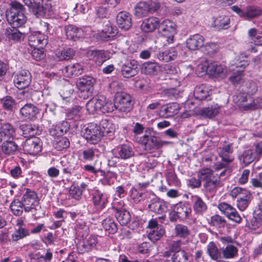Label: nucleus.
<instances>
[{
  "mask_svg": "<svg viewBox=\"0 0 262 262\" xmlns=\"http://www.w3.org/2000/svg\"><path fill=\"white\" fill-rule=\"evenodd\" d=\"M24 6L16 1L11 3V8L6 13L7 20L13 28H18L23 25L27 20L24 14Z\"/></svg>",
  "mask_w": 262,
  "mask_h": 262,
  "instance_id": "1",
  "label": "nucleus"
},
{
  "mask_svg": "<svg viewBox=\"0 0 262 262\" xmlns=\"http://www.w3.org/2000/svg\"><path fill=\"white\" fill-rule=\"evenodd\" d=\"M243 58V56L241 55L239 59L234 64H232L230 68V70L235 72L234 74L229 78L230 81L234 85L241 84L243 82V73L244 69L249 64L248 60H242Z\"/></svg>",
  "mask_w": 262,
  "mask_h": 262,
  "instance_id": "2",
  "label": "nucleus"
},
{
  "mask_svg": "<svg viewBox=\"0 0 262 262\" xmlns=\"http://www.w3.org/2000/svg\"><path fill=\"white\" fill-rule=\"evenodd\" d=\"M95 80L91 76H84L77 82L79 91V96L84 99H88L92 95Z\"/></svg>",
  "mask_w": 262,
  "mask_h": 262,
  "instance_id": "3",
  "label": "nucleus"
},
{
  "mask_svg": "<svg viewBox=\"0 0 262 262\" xmlns=\"http://www.w3.org/2000/svg\"><path fill=\"white\" fill-rule=\"evenodd\" d=\"M83 137L86 140L91 144H96L99 141L103 136V132L100 126L91 123L85 127L82 131Z\"/></svg>",
  "mask_w": 262,
  "mask_h": 262,
  "instance_id": "4",
  "label": "nucleus"
},
{
  "mask_svg": "<svg viewBox=\"0 0 262 262\" xmlns=\"http://www.w3.org/2000/svg\"><path fill=\"white\" fill-rule=\"evenodd\" d=\"M21 202L24 205L25 212H30L38 204V198L36 193L29 189H27L24 194Z\"/></svg>",
  "mask_w": 262,
  "mask_h": 262,
  "instance_id": "5",
  "label": "nucleus"
},
{
  "mask_svg": "<svg viewBox=\"0 0 262 262\" xmlns=\"http://www.w3.org/2000/svg\"><path fill=\"white\" fill-rule=\"evenodd\" d=\"M145 132V134L140 138L139 142L144 145L146 150L159 148V140L153 135L152 128H147Z\"/></svg>",
  "mask_w": 262,
  "mask_h": 262,
  "instance_id": "6",
  "label": "nucleus"
},
{
  "mask_svg": "<svg viewBox=\"0 0 262 262\" xmlns=\"http://www.w3.org/2000/svg\"><path fill=\"white\" fill-rule=\"evenodd\" d=\"M32 76L30 72L26 70H21L14 77V85L18 89H24L31 83Z\"/></svg>",
  "mask_w": 262,
  "mask_h": 262,
  "instance_id": "7",
  "label": "nucleus"
},
{
  "mask_svg": "<svg viewBox=\"0 0 262 262\" xmlns=\"http://www.w3.org/2000/svg\"><path fill=\"white\" fill-rule=\"evenodd\" d=\"M42 142L37 137H32L26 140L24 145L23 150L26 154L35 155L41 151Z\"/></svg>",
  "mask_w": 262,
  "mask_h": 262,
  "instance_id": "8",
  "label": "nucleus"
},
{
  "mask_svg": "<svg viewBox=\"0 0 262 262\" xmlns=\"http://www.w3.org/2000/svg\"><path fill=\"white\" fill-rule=\"evenodd\" d=\"M159 31L163 36L167 38V41L170 43L173 41L176 34L174 24L169 20H165L159 25Z\"/></svg>",
  "mask_w": 262,
  "mask_h": 262,
  "instance_id": "9",
  "label": "nucleus"
},
{
  "mask_svg": "<svg viewBox=\"0 0 262 262\" xmlns=\"http://www.w3.org/2000/svg\"><path fill=\"white\" fill-rule=\"evenodd\" d=\"M218 208L229 220L237 223L242 222V217L239 215L235 208L231 205L226 203H221L219 204Z\"/></svg>",
  "mask_w": 262,
  "mask_h": 262,
  "instance_id": "10",
  "label": "nucleus"
},
{
  "mask_svg": "<svg viewBox=\"0 0 262 262\" xmlns=\"http://www.w3.org/2000/svg\"><path fill=\"white\" fill-rule=\"evenodd\" d=\"M30 9L37 17L49 16L52 11V7L51 4L47 2H42L41 4L35 2Z\"/></svg>",
  "mask_w": 262,
  "mask_h": 262,
  "instance_id": "11",
  "label": "nucleus"
},
{
  "mask_svg": "<svg viewBox=\"0 0 262 262\" xmlns=\"http://www.w3.org/2000/svg\"><path fill=\"white\" fill-rule=\"evenodd\" d=\"M28 41L31 47L43 48L48 44V36L40 32H35L29 35Z\"/></svg>",
  "mask_w": 262,
  "mask_h": 262,
  "instance_id": "12",
  "label": "nucleus"
},
{
  "mask_svg": "<svg viewBox=\"0 0 262 262\" xmlns=\"http://www.w3.org/2000/svg\"><path fill=\"white\" fill-rule=\"evenodd\" d=\"M105 98L103 96L93 98L86 104V108L90 114H94L98 111L102 112L103 105L105 104Z\"/></svg>",
  "mask_w": 262,
  "mask_h": 262,
  "instance_id": "13",
  "label": "nucleus"
},
{
  "mask_svg": "<svg viewBox=\"0 0 262 262\" xmlns=\"http://www.w3.org/2000/svg\"><path fill=\"white\" fill-rule=\"evenodd\" d=\"M39 113V109L31 103H27L19 110L21 117L30 120H33L36 118V116Z\"/></svg>",
  "mask_w": 262,
  "mask_h": 262,
  "instance_id": "14",
  "label": "nucleus"
},
{
  "mask_svg": "<svg viewBox=\"0 0 262 262\" xmlns=\"http://www.w3.org/2000/svg\"><path fill=\"white\" fill-rule=\"evenodd\" d=\"M205 41L204 37L199 34H196L190 36L186 41L187 48L191 50H195L199 48L202 47Z\"/></svg>",
  "mask_w": 262,
  "mask_h": 262,
  "instance_id": "15",
  "label": "nucleus"
},
{
  "mask_svg": "<svg viewBox=\"0 0 262 262\" xmlns=\"http://www.w3.org/2000/svg\"><path fill=\"white\" fill-rule=\"evenodd\" d=\"M64 31L67 38L73 41L78 40L82 37L83 34L81 29L72 25L66 26L64 27Z\"/></svg>",
  "mask_w": 262,
  "mask_h": 262,
  "instance_id": "16",
  "label": "nucleus"
},
{
  "mask_svg": "<svg viewBox=\"0 0 262 262\" xmlns=\"http://www.w3.org/2000/svg\"><path fill=\"white\" fill-rule=\"evenodd\" d=\"M117 23L119 28L128 30L131 27V17L126 12H121L117 16Z\"/></svg>",
  "mask_w": 262,
  "mask_h": 262,
  "instance_id": "17",
  "label": "nucleus"
},
{
  "mask_svg": "<svg viewBox=\"0 0 262 262\" xmlns=\"http://www.w3.org/2000/svg\"><path fill=\"white\" fill-rule=\"evenodd\" d=\"M191 211V209L188 205L182 203L177 204L173 209L174 215L181 220L187 219Z\"/></svg>",
  "mask_w": 262,
  "mask_h": 262,
  "instance_id": "18",
  "label": "nucleus"
},
{
  "mask_svg": "<svg viewBox=\"0 0 262 262\" xmlns=\"http://www.w3.org/2000/svg\"><path fill=\"white\" fill-rule=\"evenodd\" d=\"M236 99H237L236 102L238 104L242 106L245 110H254L259 106V104L256 103L252 99L250 100V102L249 104H245L244 103L247 101V97L244 95L239 94L236 96H234V101H235Z\"/></svg>",
  "mask_w": 262,
  "mask_h": 262,
  "instance_id": "19",
  "label": "nucleus"
},
{
  "mask_svg": "<svg viewBox=\"0 0 262 262\" xmlns=\"http://www.w3.org/2000/svg\"><path fill=\"white\" fill-rule=\"evenodd\" d=\"M230 19L228 16L219 15L213 18L212 26L217 30L227 29L229 27Z\"/></svg>",
  "mask_w": 262,
  "mask_h": 262,
  "instance_id": "20",
  "label": "nucleus"
},
{
  "mask_svg": "<svg viewBox=\"0 0 262 262\" xmlns=\"http://www.w3.org/2000/svg\"><path fill=\"white\" fill-rule=\"evenodd\" d=\"M179 110V106L178 103H168L161 107L160 114L162 117L164 118H168L177 114Z\"/></svg>",
  "mask_w": 262,
  "mask_h": 262,
  "instance_id": "21",
  "label": "nucleus"
},
{
  "mask_svg": "<svg viewBox=\"0 0 262 262\" xmlns=\"http://www.w3.org/2000/svg\"><path fill=\"white\" fill-rule=\"evenodd\" d=\"M93 200L94 206L99 210H101L104 208L107 202L106 195L98 190H96L93 193Z\"/></svg>",
  "mask_w": 262,
  "mask_h": 262,
  "instance_id": "22",
  "label": "nucleus"
},
{
  "mask_svg": "<svg viewBox=\"0 0 262 262\" xmlns=\"http://www.w3.org/2000/svg\"><path fill=\"white\" fill-rule=\"evenodd\" d=\"M159 19L152 17L146 19L141 25V29L145 32H150L154 31L159 26Z\"/></svg>",
  "mask_w": 262,
  "mask_h": 262,
  "instance_id": "23",
  "label": "nucleus"
},
{
  "mask_svg": "<svg viewBox=\"0 0 262 262\" xmlns=\"http://www.w3.org/2000/svg\"><path fill=\"white\" fill-rule=\"evenodd\" d=\"M177 56V52L174 48H170L164 51H161L157 55V58L160 61L168 62L173 60Z\"/></svg>",
  "mask_w": 262,
  "mask_h": 262,
  "instance_id": "24",
  "label": "nucleus"
},
{
  "mask_svg": "<svg viewBox=\"0 0 262 262\" xmlns=\"http://www.w3.org/2000/svg\"><path fill=\"white\" fill-rule=\"evenodd\" d=\"M148 2H140L135 7V15L139 18L146 16L150 11Z\"/></svg>",
  "mask_w": 262,
  "mask_h": 262,
  "instance_id": "25",
  "label": "nucleus"
},
{
  "mask_svg": "<svg viewBox=\"0 0 262 262\" xmlns=\"http://www.w3.org/2000/svg\"><path fill=\"white\" fill-rule=\"evenodd\" d=\"M19 128L23 133V135L25 138L34 136L39 132L38 126L31 124H21L20 125Z\"/></svg>",
  "mask_w": 262,
  "mask_h": 262,
  "instance_id": "26",
  "label": "nucleus"
},
{
  "mask_svg": "<svg viewBox=\"0 0 262 262\" xmlns=\"http://www.w3.org/2000/svg\"><path fill=\"white\" fill-rule=\"evenodd\" d=\"M207 253L212 260H217L222 258V251L218 249L213 242H210L207 245Z\"/></svg>",
  "mask_w": 262,
  "mask_h": 262,
  "instance_id": "27",
  "label": "nucleus"
},
{
  "mask_svg": "<svg viewBox=\"0 0 262 262\" xmlns=\"http://www.w3.org/2000/svg\"><path fill=\"white\" fill-rule=\"evenodd\" d=\"M257 30L255 28L250 29L248 32V39L246 41L245 48L251 52H256L257 50L253 45L255 37L258 35Z\"/></svg>",
  "mask_w": 262,
  "mask_h": 262,
  "instance_id": "28",
  "label": "nucleus"
},
{
  "mask_svg": "<svg viewBox=\"0 0 262 262\" xmlns=\"http://www.w3.org/2000/svg\"><path fill=\"white\" fill-rule=\"evenodd\" d=\"M204 187L207 192H214L216 191L217 187L222 186L221 179L215 176L204 183Z\"/></svg>",
  "mask_w": 262,
  "mask_h": 262,
  "instance_id": "29",
  "label": "nucleus"
},
{
  "mask_svg": "<svg viewBox=\"0 0 262 262\" xmlns=\"http://www.w3.org/2000/svg\"><path fill=\"white\" fill-rule=\"evenodd\" d=\"M3 108L7 111L14 112L17 107V102L10 96H6L1 100Z\"/></svg>",
  "mask_w": 262,
  "mask_h": 262,
  "instance_id": "30",
  "label": "nucleus"
},
{
  "mask_svg": "<svg viewBox=\"0 0 262 262\" xmlns=\"http://www.w3.org/2000/svg\"><path fill=\"white\" fill-rule=\"evenodd\" d=\"M1 144L2 151L7 155H13L18 149L17 144L12 139L7 141H3Z\"/></svg>",
  "mask_w": 262,
  "mask_h": 262,
  "instance_id": "31",
  "label": "nucleus"
},
{
  "mask_svg": "<svg viewBox=\"0 0 262 262\" xmlns=\"http://www.w3.org/2000/svg\"><path fill=\"white\" fill-rule=\"evenodd\" d=\"M210 89L205 84H201L195 87L194 95L196 99L203 100L209 96Z\"/></svg>",
  "mask_w": 262,
  "mask_h": 262,
  "instance_id": "32",
  "label": "nucleus"
},
{
  "mask_svg": "<svg viewBox=\"0 0 262 262\" xmlns=\"http://www.w3.org/2000/svg\"><path fill=\"white\" fill-rule=\"evenodd\" d=\"M117 33V29L113 28L111 24L108 22L102 29L100 37L103 40H108L111 38L115 36Z\"/></svg>",
  "mask_w": 262,
  "mask_h": 262,
  "instance_id": "33",
  "label": "nucleus"
},
{
  "mask_svg": "<svg viewBox=\"0 0 262 262\" xmlns=\"http://www.w3.org/2000/svg\"><path fill=\"white\" fill-rule=\"evenodd\" d=\"M193 208L194 212L196 214H202L207 210V207L206 203L198 195L193 196Z\"/></svg>",
  "mask_w": 262,
  "mask_h": 262,
  "instance_id": "34",
  "label": "nucleus"
},
{
  "mask_svg": "<svg viewBox=\"0 0 262 262\" xmlns=\"http://www.w3.org/2000/svg\"><path fill=\"white\" fill-rule=\"evenodd\" d=\"M165 233L164 227L160 225L157 228L150 230L148 232V237L152 242H156L159 240Z\"/></svg>",
  "mask_w": 262,
  "mask_h": 262,
  "instance_id": "35",
  "label": "nucleus"
},
{
  "mask_svg": "<svg viewBox=\"0 0 262 262\" xmlns=\"http://www.w3.org/2000/svg\"><path fill=\"white\" fill-rule=\"evenodd\" d=\"M159 68L157 62L148 61L143 63L141 71L146 75H152L156 73L159 70Z\"/></svg>",
  "mask_w": 262,
  "mask_h": 262,
  "instance_id": "36",
  "label": "nucleus"
},
{
  "mask_svg": "<svg viewBox=\"0 0 262 262\" xmlns=\"http://www.w3.org/2000/svg\"><path fill=\"white\" fill-rule=\"evenodd\" d=\"M74 228L77 236L82 238H85L89 233V228L83 222H77Z\"/></svg>",
  "mask_w": 262,
  "mask_h": 262,
  "instance_id": "37",
  "label": "nucleus"
},
{
  "mask_svg": "<svg viewBox=\"0 0 262 262\" xmlns=\"http://www.w3.org/2000/svg\"><path fill=\"white\" fill-rule=\"evenodd\" d=\"M225 68L216 62H209V73L213 76H222L225 75Z\"/></svg>",
  "mask_w": 262,
  "mask_h": 262,
  "instance_id": "38",
  "label": "nucleus"
},
{
  "mask_svg": "<svg viewBox=\"0 0 262 262\" xmlns=\"http://www.w3.org/2000/svg\"><path fill=\"white\" fill-rule=\"evenodd\" d=\"M70 144V141L67 137L58 136L54 141L53 145L57 150L60 151L68 148Z\"/></svg>",
  "mask_w": 262,
  "mask_h": 262,
  "instance_id": "39",
  "label": "nucleus"
},
{
  "mask_svg": "<svg viewBox=\"0 0 262 262\" xmlns=\"http://www.w3.org/2000/svg\"><path fill=\"white\" fill-rule=\"evenodd\" d=\"M65 70L68 76H78L81 75L83 72V68L79 63L70 64L65 67Z\"/></svg>",
  "mask_w": 262,
  "mask_h": 262,
  "instance_id": "40",
  "label": "nucleus"
},
{
  "mask_svg": "<svg viewBox=\"0 0 262 262\" xmlns=\"http://www.w3.org/2000/svg\"><path fill=\"white\" fill-rule=\"evenodd\" d=\"M238 249L232 245H228L222 251V255L225 259H230L237 256Z\"/></svg>",
  "mask_w": 262,
  "mask_h": 262,
  "instance_id": "41",
  "label": "nucleus"
},
{
  "mask_svg": "<svg viewBox=\"0 0 262 262\" xmlns=\"http://www.w3.org/2000/svg\"><path fill=\"white\" fill-rule=\"evenodd\" d=\"M75 51L71 48L64 49L56 54L59 60H67L73 58L75 55Z\"/></svg>",
  "mask_w": 262,
  "mask_h": 262,
  "instance_id": "42",
  "label": "nucleus"
},
{
  "mask_svg": "<svg viewBox=\"0 0 262 262\" xmlns=\"http://www.w3.org/2000/svg\"><path fill=\"white\" fill-rule=\"evenodd\" d=\"M103 229L110 233H115L117 231V226L114 221L111 218H106L102 223Z\"/></svg>",
  "mask_w": 262,
  "mask_h": 262,
  "instance_id": "43",
  "label": "nucleus"
},
{
  "mask_svg": "<svg viewBox=\"0 0 262 262\" xmlns=\"http://www.w3.org/2000/svg\"><path fill=\"white\" fill-rule=\"evenodd\" d=\"M97 244V237L91 236L88 239L83 241L81 245L84 252H89L95 247Z\"/></svg>",
  "mask_w": 262,
  "mask_h": 262,
  "instance_id": "44",
  "label": "nucleus"
},
{
  "mask_svg": "<svg viewBox=\"0 0 262 262\" xmlns=\"http://www.w3.org/2000/svg\"><path fill=\"white\" fill-rule=\"evenodd\" d=\"M255 157V153L252 149H248L243 152L240 157V160L245 165H248L253 161Z\"/></svg>",
  "mask_w": 262,
  "mask_h": 262,
  "instance_id": "45",
  "label": "nucleus"
},
{
  "mask_svg": "<svg viewBox=\"0 0 262 262\" xmlns=\"http://www.w3.org/2000/svg\"><path fill=\"white\" fill-rule=\"evenodd\" d=\"M220 109V106L217 104H215L204 108L202 110V114L208 118H212L219 113Z\"/></svg>",
  "mask_w": 262,
  "mask_h": 262,
  "instance_id": "46",
  "label": "nucleus"
},
{
  "mask_svg": "<svg viewBox=\"0 0 262 262\" xmlns=\"http://www.w3.org/2000/svg\"><path fill=\"white\" fill-rule=\"evenodd\" d=\"M198 176L204 183L214 176L213 170L209 168L201 169L198 172Z\"/></svg>",
  "mask_w": 262,
  "mask_h": 262,
  "instance_id": "47",
  "label": "nucleus"
},
{
  "mask_svg": "<svg viewBox=\"0 0 262 262\" xmlns=\"http://www.w3.org/2000/svg\"><path fill=\"white\" fill-rule=\"evenodd\" d=\"M10 208L15 215L19 216L21 215L23 212L24 205L20 201L15 200L11 203Z\"/></svg>",
  "mask_w": 262,
  "mask_h": 262,
  "instance_id": "48",
  "label": "nucleus"
},
{
  "mask_svg": "<svg viewBox=\"0 0 262 262\" xmlns=\"http://www.w3.org/2000/svg\"><path fill=\"white\" fill-rule=\"evenodd\" d=\"M251 197V194L249 192V195H244V196H240L237 199V206L241 211H244L247 208L250 203Z\"/></svg>",
  "mask_w": 262,
  "mask_h": 262,
  "instance_id": "49",
  "label": "nucleus"
},
{
  "mask_svg": "<svg viewBox=\"0 0 262 262\" xmlns=\"http://www.w3.org/2000/svg\"><path fill=\"white\" fill-rule=\"evenodd\" d=\"M148 207L151 211L158 214H162L166 210L165 205L160 201L152 202L148 205Z\"/></svg>",
  "mask_w": 262,
  "mask_h": 262,
  "instance_id": "50",
  "label": "nucleus"
},
{
  "mask_svg": "<svg viewBox=\"0 0 262 262\" xmlns=\"http://www.w3.org/2000/svg\"><path fill=\"white\" fill-rule=\"evenodd\" d=\"M6 34L9 39L18 41L23 37V34L15 28L8 29L6 30Z\"/></svg>",
  "mask_w": 262,
  "mask_h": 262,
  "instance_id": "51",
  "label": "nucleus"
},
{
  "mask_svg": "<svg viewBox=\"0 0 262 262\" xmlns=\"http://www.w3.org/2000/svg\"><path fill=\"white\" fill-rule=\"evenodd\" d=\"M245 18L251 19L261 14V9L255 6H250L247 7L245 11Z\"/></svg>",
  "mask_w": 262,
  "mask_h": 262,
  "instance_id": "52",
  "label": "nucleus"
},
{
  "mask_svg": "<svg viewBox=\"0 0 262 262\" xmlns=\"http://www.w3.org/2000/svg\"><path fill=\"white\" fill-rule=\"evenodd\" d=\"M131 101V98L129 94L124 92L118 93L116 95L115 102L124 105L129 104Z\"/></svg>",
  "mask_w": 262,
  "mask_h": 262,
  "instance_id": "53",
  "label": "nucleus"
},
{
  "mask_svg": "<svg viewBox=\"0 0 262 262\" xmlns=\"http://www.w3.org/2000/svg\"><path fill=\"white\" fill-rule=\"evenodd\" d=\"M131 215L129 211L124 210L121 211L117 217V220L122 226L129 224Z\"/></svg>",
  "mask_w": 262,
  "mask_h": 262,
  "instance_id": "54",
  "label": "nucleus"
},
{
  "mask_svg": "<svg viewBox=\"0 0 262 262\" xmlns=\"http://www.w3.org/2000/svg\"><path fill=\"white\" fill-rule=\"evenodd\" d=\"M81 107L79 106H75V107L69 109L67 114L68 118L71 120H78L81 114Z\"/></svg>",
  "mask_w": 262,
  "mask_h": 262,
  "instance_id": "55",
  "label": "nucleus"
},
{
  "mask_svg": "<svg viewBox=\"0 0 262 262\" xmlns=\"http://www.w3.org/2000/svg\"><path fill=\"white\" fill-rule=\"evenodd\" d=\"M244 217L246 220V226L251 229L256 230L262 224V221L254 216L249 220L245 216H244Z\"/></svg>",
  "mask_w": 262,
  "mask_h": 262,
  "instance_id": "56",
  "label": "nucleus"
},
{
  "mask_svg": "<svg viewBox=\"0 0 262 262\" xmlns=\"http://www.w3.org/2000/svg\"><path fill=\"white\" fill-rule=\"evenodd\" d=\"M219 46L214 42H207L203 47V51L205 54L212 55L219 51Z\"/></svg>",
  "mask_w": 262,
  "mask_h": 262,
  "instance_id": "57",
  "label": "nucleus"
},
{
  "mask_svg": "<svg viewBox=\"0 0 262 262\" xmlns=\"http://www.w3.org/2000/svg\"><path fill=\"white\" fill-rule=\"evenodd\" d=\"M210 224L217 228L224 227L226 226V220L219 215H214L211 217Z\"/></svg>",
  "mask_w": 262,
  "mask_h": 262,
  "instance_id": "58",
  "label": "nucleus"
},
{
  "mask_svg": "<svg viewBox=\"0 0 262 262\" xmlns=\"http://www.w3.org/2000/svg\"><path fill=\"white\" fill-rule=\"evenodd\" d=\"M174 230L176 235L179 237H186L190 234L188 227L184 225H177L175 227Z\"/></svg>",
  "mask_w": 262,
  "mask_h": 262,
  "instance_id": "59",
  "label": "nucleus"
},
{
  "mask_svg": "<svg viewBox=\"0 0 262 262\" xmlns=\"http://www.w3.org/2000/svg\"><path fill=\"white\" fill-rule=\"evenodd\" d=\"M29 234V231L27 229L22 226H20L15 230V233L12 234V237L13 241H17L28 235Z\"/></svg>",
  "mask_w": 262,
  "mask_h": 262,
  "instance_id": "60",
  "label": "nucleus"
},
{
  "mask_svg": "<svg viewBox=\"0 0 262 262\" xmlns=\"http://www.w3.org/2000/svg\"><path fill=\"white\" fill-rule=\"evenodd\" d=\"M101 125L102 127L103 134L104 133H111L114 132L115 130V125L112 122L107 119L102 120L101 122Z\"/></svg>",
  "mask_w": 262,
  "mask_h": 262,
  "instance_id": "61",
  "label": "nucleus"
},
{
  "mask_svg": "<svg viewBox=\"0 0 262 262\" xmlns=\"http://www.w3.org/2000/svg\"><path fill=\"white\" fill-rule=\"evenodd\" d=\"M119 156L118 157L122 159H128L131 157V148L128 145L124 144L121 147L120 150L118 151Z\"/></svg>",
  "mask_w": 262,
  "mask_h": 262,
  "instance_id": "62",
  "label": "nucleus"
},
{
  "mask_svg": "<svg viewBox=\"0 0 262 262\" xmlns=\"http://www.w3.org/2000/svg\"><path fill=\"white\" fill-rule=\"evenodd\" d=\"M171 258L172 262H186L188 260V256L187 253L182 250L181 252L174 253Z\"/></svg>",
  "mask_w": 262,
  "mask_h": 262,
  "instance_id": "63",
  "label": "nucleus"
},
{
  "mask_svg": "<svg viewBox=\"0 0 262 262\" xmlns=\"http://www.w3.org/2000/svg\"><path fill=\"white\" fill-rule=\"evenodd\" d=\"M69 194L70 196L76 200H79L82 195L81 191L80 190L79 187L75 185H72L70 187Z\"/></svg>",
  "mask_w": 262,
  "mask_h": 262,
  "instance_id": "64",
  "label": "nucleus"
}]
</instances>
